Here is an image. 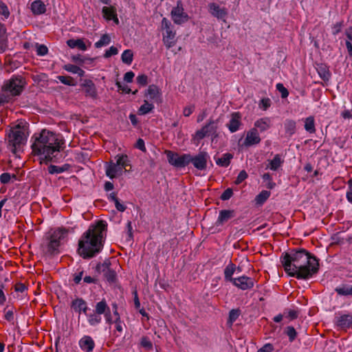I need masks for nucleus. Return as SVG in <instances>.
I'll list each match as a JSON object with an SVG mask.
<instances>
[{
    "mask_svg": "<svg viewBox=\"0 0 352 352\" xmlns=\"http://www.w3.org/2000/svg\"><path fill=\"white\" fill-rule=\"evenodd\" d=\"M261 140L257 129L252 128L247 133L244 144L247 146H250L259 144Z\"/></svg>",
    "mask_w": 352,
    "mask_h": 352,
    "instance_id": "nucleus-17",
    "label": "nucleus"
},
{
    "mask_svg": "<svg viewBox=\"0 0 352 352\" xmlns=\"http://www.w3.org/2000/svg\"><path fill=\"white\" fill-rule=\"evenodd\" d=\"M31 10L34 14L38 15L45 12L46 7L43 1L37 0L32 3Z\"/></svg>",
    "mask_w": 352,
    "mask_h": 352,
    "instance_id": "nucleus-27",
    "label": "nucleus"
},
{
    "mask_svg": "<svg viewBox=\"0 0 352 352\" xmlns=\"http://www.w3.org/2000/svg\"><path fill=\"white\" fill-rule=\"evenodd\" d=\"M285 132L289 136H292L296 132V122L292 120H287L284 124Z\"/></svg>",
    "mask_w": 352,
    "mask_h": 352,
    "instance_id": "nucleus-34",
    "label": "nucleus"
},
{
    "mask_svg": "<svg viewBox=\"0 0 352 352\" xmlns=\"http://www.w3.org/2000/svg\"><path fill=\"white\" fill-rule=\"evenodd\" d=\"M285 272L299 280H307L319 271V259L304 248L292 249L281 256Z\"/></svg>",
    "mask_w": 352,
    "mask_h": 352,
    "instance_id": "nucleus-1",
    "label": "nucleus"
},
{
    "mask_svg": "<svg viewBox=\"0 0 352 352\" xmlns=\"http://www.w3.org/2000/svg\"><path fill=\"white\" fill-rule=\"evenodd\" d=\"M233 157V155L229 153H226L223 155V156L220 158H218L216 160V163L218 166L221 167H228L230 164V161Z\"/></svg>",
    "mask_w": 352,
    "mask_h": 352,
    "instance_id": "nucleus-31",
    "label": "nucleus"
},
{
    "mask_svg": "<svg viewBox=\"0 0 352 352\" xmlns=\"http://www.w3.org/2000/svg\"><path fill=\"white\" fill-rule=\"evenodd\" d=\"M27 135L23 126L17 124L10 129L8 135V146L11 151L16 154L25 144Z\"/></svg>",
    "mask_w": 352,
    "mask_h": 352,
    "instance_id": "nucleus-6",
    "label": "nucleus"
},
{
    "mask_svg": "<svg viewBox=\"0 0 352 352\" xmlns=\"http://www.w3.org/2000/svg\"><path fill=\"white\" fill-rule=\"evenodd\" d=\"M25 82L19 76H13L6 81L2 87V93L0 94V107L9 102L12 97L19 96L25 87Z\"/></svg>",
    "mask_w": 352,
    "mask_h": 352,
    "instance_id": "nucleus-5",
    "label": "nucleus"
},
{
    "mask_svg": "<svg viewBox=\"0 0 352 352\" xmlns=\"http://www.w3.org/2000/svg\"><path fill=\"white\" fill-rule=\"evenodd\" d=\"M64 69L69 72H71L73 74H78L79 76H83L85 74L84 70H82L78 66H76L74 65H72V64L65 65L64 67Z\"/></svg>",
    "mask_w": 352,
    "mask_h": 352,
    "instance_id": "nucleus-38",
    "label": "nucleus"
},
{
    "mask_svg": "<svg viewBox=\"0 0 352 352\" xmlns=\"http://www.w3.org/2000/svg\"><path fill=\"white\" fill-rule=\"evenodd\" d=\"M133 54L131 50H126L121 56L122 61L127 65H131L133 61Z\"/></svg>",
    "mask_w": 352,
    "mask_h": 352,
    "instance_id": "nucleus-39",
    "label": "nucleus"
},
{
    "mask_svg": "<svg viewBox=\"0 0 352 352\" xmlns=\"http://www.w3.org/2000/svg\"><path fill=\"white\" fill-rule=\"evenodd\" d=\"M219 120H214L210 119L208 122L204 125L200 130L197 131L195 136L198 140H202L206 136H212V140H214L218 137L217 129H218Z\"/></svg>",
    "mask_w": 352,
    "mask_h": 352,
    "instance_id": "nucleus-9",
    "label": "nucleus"
},
{
    "mask_svg": "<svg viewBox=\"0 0 352 352\" xmlns=\"http://www.w3.org/2000/svg\"><path fill=\"white\" fill-rule=\"evenodd\" d=\"M118 53V50L114 46H111L108 50H107L104 54V58H109L111 56L116 55Z\"/></svg>",
    "mask_w": 352,
    "mask_h": 352,
    "instance_id": "nucleus-55",
    "label": "nucleus"
},
{
    "mask_svg": "<svg viewBox=\"0 0 352 352\" xmlns=\"http://www.w3.org/2000/svg\"><path fill=\"white\" fill-rule=\"evenodd\" d=\"M0 14L4 16L5 18H8L10 15V12L7 6L0 1Z\"/></svg>",
    "mask_w": 352,
    "mask_h": 352,
    "instance_id": "nucleus-52",
    "label": "nucleus"
},
{
    "mask_svg": "<svg viewBox=\"0 0 352 352\" xmlns=\"http://www.w3.org/2000/svg\"><path fill=\"white\" fill-rule=\"evenodd\" d=\"M81 349L87 352L93 351L95 344L92 338L89 336H84L79 342Z\"/></svg>",
    "mask_w": 352,
    "mask_h": 352,
    "instance_id": "nucleus-25",
    "label": "nucleus"
},
{
    "mask_svg": "<svg viewBox=\"0 0 352 352\" xmlns=\"http://www.w3.org/2000/svg\"><path fill=\"white\" fill-rule=\"evenodd\" d=\"M241 116L239 112H234L231 115V119L227 124L230 132L234 133L239 129L241 124Z\"/></svg>",
    "mask_w": 352,
    "mask_h": 352,
    "instance_id": "nucleus-20",
    "label": "nucleus"
},
{
    "mask_svg": "<svg viewBox=\"0 0 352 352\" xmlns=\"http://www.w3.org/2000/svg\"><path fill=\"white\" fill-rule=\"evenodd\" d=\"M284 160L281 159L280 155L277 154L270 161L269 164L266 168H270L272 170H277L283 164Z\"/></svg>",
    "mask_w": 352,
    "mask_h": 352,
    "instance_id": "nucleus-29",
    "label": "nucleus"
},
{
    "mask_svg": "<svg viewBox=\"0 0 352 352\" xmlns=\"http://www.w3.org/2000/svg\"><path fill=\"white\" fill-rule=\"evenodd\" d=\"M106 175L110 179H113L122 175V170L119 166L116 165L114 162L110 161L107 165Z\"/></svg>",
    "mask_w": 352,
    "mask_h": 352,
    "instance_id": "nucleus-21",
    "label": "nucleus"
},
{
    "mask_svg": "<svg viewBox=\"0 0 352 352\" xmlns=\"http://www.w3.org/2000/svg\"><path fill=\"white\" fill-rule=\"evenodd\" d=\"M271 120L270 118L265 117L257 120L254 122V127L261 132H264L271 127Z\"/></svg>",
    "mask_w": 352,
    "mask_h": 352,
    "instance_id": "nucleus-23",
    "label": "nucleus"
},
{
    "mask_svg": "<svg viewBox=\"0 0 352 352\" xmlns=\"http://www.w3.org/2000/svg\"><path fill=\"white\" fill-rule=\"evenodd\" d=\"M134 73L131 71L130 72H126L125 74H124V80L126 82H131L133 81V79L134 78Z\"/></svg>",
    "mask_w": 352,
    "mask_h": 352,
    "instance_id": "nucleus-63",
    "label": "nucleus"
},
{
    "mask_svg": "<svg viewBox=\"0 0 352 352\" xmlns=\"http://www.w3.org/2000/svg\"><path fill=\"white\" fill-rule=\"evenodd\" d=\"M147 94L149 95L150 98L155 102H158L161 96L160 90L155 85L148 86Z\"/></svg>",
    "mask_w": 352,
    "mask_h": 352,
    "instance_id": "nucleus-28",
    "label": "nucleus"
},
{
    "mask_svg": "<svg viewBox=\"0 0 352 352\" xmlns=\"http://www.w3.org/2000/svg\"><path fill=\"white\" fill-rule=\"evenodd\" d=\"M11 179V175L8 173H4L0 176V182L3 184H8Z\"/></svg>",
    "mask_w": 352,
    "mask_h": 352,
    "instance_id": "nucleus-57",
    "label": "nucleus"
},
{
    "mask_svg": "<svg viewBox=\"0 0 352 352\" xmlns=\"http://www.w3.org/2000/svg\"><path fill=\"white\" fill-rule=\"evenodd\" d=\"M195 109V105H190V106L186 107L183 111L184 116L186 117H188L190 115H191L192 113Z\"/></svg>",
    "mask_w": 352,
    "mask_h": 352,
    "instance_id": "nucleus-60",
    "label": "nucleus"
},
{
    "mask_svg": "<svg viewBox=\"0 0 352 352\" xmlns=\"http://www.w3.org/2000/svg\"><path fill=\"white\" fill-rule=\"evenodd\" d=\"M7 47V39L4 38V34H0V54L4 52Z\"/></svg>",
    "mask_w": 352,
    "mask_h": 352,
    "instance_id": "nucleus-54",
    "label": "nucleus"
},
{
    "mask_svg": "<svg viewBox=\"0 0 352 352\" xmlns=\"http://www.w3.org/2000/svg\"><path fill=\"white\" fill-rule=\"evenodd\" d=\"M110 42H111L110 36L108 34H103L100 37V39L95 43V47L96 48H100L104 45H108Z\"/></svg>",
    "mask_w": 352,
    "mask_h": 352,
    "instance_id": "nucleus-44",
    "label": "nucleus"
},
{
    "mask_svg": "<svg viewBox=\"0 0 352 352\" xmlns=\"http://www.w3.org/2000/svg\"><path fill=\"white\" fill-rule=\"evenodd\" d=\"M165 153L168 163L177 168L185 167L192 160V155L190 154L179 155L177 153L171 151H166Z\"/></svg>",
    "mask_w": 352,
    "mask_h": 352,
    "instance_id": "nucleus-8",
    "label": "nucleus"
},
{
    "mask_svg": "<svg viewBox=\"0 0 352 352\" xmlns=\"http://www.w3.org/2000/svg\"><path fill=\"white\" fill-rule=\"evenodd\" d=\"M276 89L281 94V97L283 98H285L288 96L289 95V91L288 90L283 86V84L281 83H278L276 85Z\"/></svg>",
    "mask_w": 352,
    "mask_h": 352,
    "instance_id": "nucleus-50",
    "label": "nucleus"
},
{
    "mask_svg": "<svg viewBox=\"0 0 352 352\" xmlns=\"http://www.w3.org/2000/svg\"><path fill=\"white\" fill-rule=\"evenodd\" d=\"M299 311L298 310L290 309L287 312L286 317L289 318L291 320H294L298 317Z\"/></svg>",
    "mask_w": 352,
    "mask_h": 352,
    "instance_id": "nucleus-61",
    "label": "nucleus"
},
{
    "mask_svg": "<svg viewBox=\"0 0 352 352\" xmlns=\"http://www.w3.org/2000/svg\"><path fill=\"white\" fill-rule=\"evenodd\" d=\"M71 307L75 312L78 314L82 312L85 315H87L89 308L87 307V302L81 298H77L72 300Z\"/></svg>",
    "mask_w": 352,
    "mask_h": 352,
    "instance_id": "nucleus-18",
    "label": "nucleus"
},
{
    "mask_svg": "<svg viewBox=\"0 0 352 352\" xmlns=\"http://www.w3.org/2000/svg\"><path fill=\"white\" fill-rule=\"evenodd\" d=\"M96 270L99 273H102L105 279L109 283H115L117 278L116 272L110 268V263L104 261L103 263H98Z\"/></svg>",
    "mask_w": 352,
    "mask_h": 352,
    "instance_id": "nucleus-11",
    "label": "nucleus"
},
{
    "mask_svg": "<svg viewBox=\"0 0 352 352\" xmlns=\"http://www.w3.org/2000/svg\"><path fill=\"white\" fill-rule=\"evenodd\" d=\"M137 82L141 86H146L148 84V76L145 74L139 75L136 78Z\"/></svg>",
    "mask_w": 352,
    "mask_h": 352,
    "instance_id": "nucleus-53",
    "label": "nucleus"
},
{
    "mask_svg": "<svg viewBox=\"0 0 352 352\" xmlns=\"http://www.w3.org/2000/svg\"><path fill=\"white\" fill-rule=\"evenodd\" d=\"M135 146L136 148H138V149L141 150L142 151H144L145 152L146 151V147H145V145H144V141L141 139V138H139L136 142V144H135Z\"/></svg>",
    "mask_w": 352,
    "mask_h": 352,
    "instance_id": "nucleus-62",
    "label": "nucleus"
},
{
    "mask_svg": "<svg viewBox=\"0 0 352 352\" xmlns=\"http://www.w3.org/2000/svg\"><path fill=\"white\" fill-rule=\"evenodd\" d=\"M274 349L271 344H266L261 348L257 352H272Z\"/></svg>",
    "mask_w": 352,
    "mask_h": 352,
    "instance_id": "nucleus-64",
    "label": "nucleus"
},
{
    "mask_svg": "<svg viewBox=\"0 0 352 352\" xmlns=\"http://www.w3.org/2000/svg\"><path fill=\"white\" fill-rule=\"evenodd\" d=\"M81 87L85 89V96L91 98H96L97 90L93 81L89 79H86L81 84Z\"/></svg>",
    "mask_w": 352,
    "mask_h": 352,
    "instance_id": "nucleus-19",
    "label": "nucleus"
},
{
    "mask_svg": "<svg viewBox=\"0 0 352 352\" xmlns=\"http://www.w3.org/2000/svg\"><path fill=\"white\" fill-rule=\"evenodd\" d=\"M95 312L97 314L101 315L104 314L105 319L107 323L111 324L113 322L111 316V311L107 305V303L104 299L102 300L101 301L98 302L96 305V309Z\"/></svg>",
    "mask_w": 352,
    "mask_h": 352,
    "instance_id": "nucleus-15",
    "label": "nucleus"
},
{
    "mask_svg": "<svg viewBox=\"0 0 352 352\" xmlns=\"http://www.w3.org/2000/svg\"><path fill=\"white\" fill-rule=\"evenodd\" d=\"M170 16L173 22L177 25H182L189 20V16L185 12L181 0L177 1L176 6L172 8Z\"/></svg>",
    "mask_w": 352,
    "mask_h": 352,
    "instance_id": "nucleus-10",
    "label": "nucleus"
},
{
    "mask_svg": "<svg viewBox=\"0 0 352 352\" xmlns=\"http://www.w3.org/2000/svg\"><path fill=\"white\" fill-rule=\"evenodd\" d=\"M236 270V265L230 262L224 269V278L227 282L232 283L235 278L232 276Z\"/></svg>",
    "mask_w": 352,
    "mask_h": 352,
    "instance_id": "nucleus-26",
    "label": "nucleus"
},
{
    "mask_svg": "<svg viewBox=\"0 0 352 352\" xmlns=\"http://www.w3.org/2000/svg\"><path fill=\"white\" fill-rule=\"evenodd\" d=\"M336 324L342 329H346L352 325V315L344 314L338 318Z\"/></svg>",
    "mask_w": 352,
    "mask_h": 352,
    "instance_id": "nucleus-22",
    "label": "nucleus"
},
{
    "mask_svg": "<svg viewBox=\"0 0 352 352\" xmlns=\"http://www.w3.org/2000/svg\"><path fill=\"white\" fill-rule=\"evenodd\" d=\"M70 168V165L68 164H65L61 166H58L55 165H50L47 168L48 173L50 174H59L65 171H67Z\"/></svg>",
    "mask_w": 352,
    "mask_h": 352,
    "instance_id": "nucleus-30",
    "label": "nucleus"
},
{
    "mask_svg": "<svg viewBox=\"0 0 352 352\" xmlns=\"http://www.w3.org/2000/svg\"><path fill=\"white\" fill-rule=\"evenodd\" d=\"M57 78L64 85L69 86H75L76 82L74 79L68 76H58Z\"/></svg>",
    "mask_w": 352,
    "mask_h": 352,
    "instance_id": "nucleus-45",
    "label": "nucleus"
},
{
    "mask_svg": "<svg viewBox=\"0 0 352 352\" xmlns=\"http://www.w3.org/2000/svg\"><path fill=\"white\" fill-rule=\"evenodd\" d=\"M258 106L260 109L266 111L271 106V100L268 98H263L261 100Z\"/></svg>",
    "mask_w": 352,
    "mask_h": 352,
    "instance_id": "nucleus-48",
    "label": "nucleus"
},
{
    "mask_svg": "<svg viewBox=\"0 0 352 352\" xmlns=\"http://www.w3.org/2000/svg\"><path fill=\"white\" fill-rule=\"evenodd\" d=\"M208 12L210 14L214 17L221 19L225 20V18L228 15V10L226 8H221L216 3H210L208 6Z\"/></svg>",
    "mask_w": 352,
    "mask_h": 352,
    "instance_id": "nucleus-13",
    "label": "nucleus"
},
{
    "mask_svg": "<svg viewBox=\"0 0 352 352\" xmlns=\"http://www.w3.org/2000/svg\"><path fill=\"white\" fill-rule=\"evenodd\" d=\"M270 196V192L267 190H263L256 197L255 200L258 204H263Z\"/></svg>",
    "mask_w": 352,
    "mask_h": 352,
    "instance_id": "nucleus-43",
    "label": "nucleus"
},
{
    "mask_svg": "<svg viewBox=\"0 0 352 352\" xmlns=\"http://www.w3.org/2000/svg\"><path fill=\"white\" fill-rule=\"evenodd\" d=\"M342 27H343V21L336 23L333 27V31H332L333 34L336 35L339 32H340Z\"/></svg>",
    "mask_w": 352,
    "mask_h": 352,
    "instance_id": "nucleus-58",
    "label": "nucleus"
},
{
    "mask_svg": "<svg viewBox=\"0 0 352 352\" xmlns=\"http://www.w3.org/2000/svg\"><path fill=\"white\" fill-rule=\"evenodd\" d=\"M247 177H248V173H246V171L244 170H241L239 173V175L234 182L235 184L239 185V184H241L245 179H247Z\"/></svg>",
    "mask_w": 352,
    "mask_h": 352,
    "instance_id": "nucleus-49",
    "label": "nucleus"
},
{
    "mask_svg": "<svg viewBox=\"0 0 352 352\" xmlns=\"http://www.w3.org/2000/svg\"><path fill=\"white\" fill-rule=\"evenodd\" d=\"M208 157V155L206 152H199V154L195 157L192 156V160H190V163H192L193 166L198 170H205L207 167Z\"/></svg>",
    "mask_w": 352,
    "mask_h": 352,
    "instance_id": "nucleus-14",
    "label": "nucleus"
},
{
    "mask_svg": "<svg viewBox=\"0 0 352 352\" xmlns=\"http://www.w3.org/2000/svg\"><path fill=\"white\" fill-rule=\"evenodd\" d=\"M305 129L310 133H314L316 132L314 118L313 116H309L305 119Z\"/></svg>",
    "mask_w": 352,
    "mask_h": 352,
    "instance_id": "nucleus-35",
    "label": "nucleus"
},
{
    "mask_svg": "<svg viewBox=\"0 0 352 352\" xmlns=\"http://www.w3.org/2000/svg\"><path fill=\"white\" fill-rule=\"evenodd\" d=\"M116 160V165L119 166L122 170V174L124 172H130L131 170L132 166L129 159V157L126 155H117L115 157Z\"/></svg>",
    "mask_w": 352,
    "mask_h": 352,
    "instance_id": "nucleus-16",
    "label": "nucleus"
},
{
    "mask_svg": "<svg viewBox=\"0 0 352 352\" xmlns=\"http://www.w3.org/2000/svg\"><path fill=\"white\" fill-rule=\"evenodd\" d=\"M116 85L118 89L121 90L123 93L130 94L131 92V89L128 86H123L120 82L117 81Z\"/></svg>",
    "mask_w": 352,
    "mask_h": 352,
    "instance_id": "nucleus-59",
    "label": "nucleus"
},
{
    "mask_svg": "<svg viewBox=\"0 0 352 352\" xmlns=\"http://www.w3.org/2000/svg\"><path fill=\"white\" fill-rule=\"evenodd\" d=\"M161 30L163 32V42L166 47L169 49L175 45L176 32L173 30V25L166 18L164 17L161 23Z\"/></svg>",
    "mask_w": 352,
    "mask_h": 352,
    "instance_id": "nucleus-7",
    "label": "nucleus"
},
{
    "mask_svg": "<svg viewBox=\"0 0 352 352\" xmlns=\"http://www.w3.org/2000/svg\"><path fill=\"white\" fill-rule=\"evenodd\" d=\"M141 345L147 349H151L153 348V344L149 340V339L146 337H143L141 340Z\"/></svg>",
    "mask_w": 352,
    "mask_h": 352,
    "instance_id": "nucleus-56",
    "label": "nucleus"
},
{
    "mask_svg": "<svg viewBox=\"0 0 352 352\" xmlns=\"http://www.w3.org/2000/svg\"><path fill=\"white\" fill-rule=\"evenodd\" d=\"M154 109V106L153 104L149 103L147 100H144V103L140 106L138 109L139 115H145L149 112H151Z\"/></svg>",
    "mask_w": 352,
    "mask_h": 352,
    "instance_id": "nucleus-37",
    "label": "nucleus"
},
{
    "mask_svg": "<svg viewBox=\"0 0 352 352\" xmlns=\"http://www.w3.org/2000/svg\"><path fill=\"white\" fill-rule=\"evenodd\" d=\"M234 216V211L232 210H222L217 221V225H223Z\"/></svg>",
    "mask_w": 352,
    "mask_h": 352,
    "instance_id": "nucleus-24",
    "label": "nucleus"
},
{
    "mask_svg": "<svg viewBox=\"0 0 352 352\" xmlns=\"http://www.w3.org/2000/svg\"><path fill=\"white\" fill-rule=\"evenodd\" d=\"M87 316H88V322H89V324H91L92 326L99 324L102 320L100 315L97 314L96 312H94L93 314L87 315Z\"/></svg>",
    "mask_w": 352,
    "mask_h": 352,
    "instance_id": "nucleus-42",
    "label": "nucleus"
},
{
    "mask_svg": "<svg viewBox=\"0 0 352 352\" xmlns=\"http://www.w3.org/2000/svg\"><path fill=\"white\" fill-rule=\"evenodd\" d=\"M102 12L104 18H105L107 21H111L112 19H113V16L117 14L116 9L113 6H104L102 8Z\"/></svg>",
    "mask_w": 352,
    "mask_h": 352,
    "instance_id": "nucleus-33",
    "label": "nucleus"
},
{
    "mask_svg": "<svg viewBox=\"0 0 352 352\" xmlns=\"http://www.w3.org/2000/svg\"><path fill=\"white\" fill-rule=\"evenodd\" d=\"M67 234V230L65 228H58L50 230L45 234L40 245V249L45 256L52 257L58 254L60 241Z\"/></svg>",
    "mask_w": 352,
    "mask_h": 352,
    "instance_id": "nucleus-4",
    "label": "nucleus"
},
{
    "mask_svg": "<svg viewBox=\"0 0 352 352\" xmlns=\"http://www.w3.org/2000/svg\"><path fill=\"white\" fill-rule=\"evenodd\" d=\"M64 140L59 139L58 135L43 129L38 136L34 135V141L32 145V153L36 155H44L41 163L47 164L56 157L55 153L60 151Z\"/></svg>",
    "mask_w": 352,
    "mask_h": 352,
    "instance_id": "nucleus-3",
    "label": "nucleus"
},
{
    "mask_svg": "<svg viewBox=\"0 0 352 352\" xmlns=\"http://www.w3.org/2000/svg\"><path fill=\"white\" fill-rule=\"evenodd\" d=\"M233 195V190L232 188H228L224 190V192L221 195V199L226 201L230 199Z\"/></svg>",
    "mask_w": 352,
    "mask_h": 352,
    "instance_id": "nucleus-51",
    "label": "nucleus"
},
{
    "mask_svg": "<svg viewBox=\"0 0 352 352\" xmlns=\"http://www.w3.org/2000/svg\"><path fill=\"white\" fill-rule=\"evenodd\" d=\"M67 44L71 48L77 47L79 50H81L83 51L87 50V46H86L85 43H84L83 40L81 38H78L76 40L69 39L67 41Z\"/></svg>",
    "mask_w": 352,
    "mask_h": 352,
    "instance_id": "nucleus-32",
    "label": "nucleus"
},
{
    "mask_svg": "<svg viewBox=\"0 0 352 352\" xmlns=\"http://www.w3.org/2000/svg\"><path fill=\"white\" fill-rule=\"evenodd\" d=\"M335 291L340 296H352V286L343 285L342 287H336Z\"/></svg>",
    "mask_w": 352,
    "mask_h": 352,
    "instance_id": "nucleus-36",
    "label": "nucleus"
},
{
    "mask_svg": "<svg viewBox=\"0 0 352 352\" xmlns=\"http://www.w3.org/2000/svg\"><path fill=\"white\" fill-rule=\"evenodd\" d=\"M231 283L239 289L247 290L251 289L254 287V280L250 277L241 276L238 278H235Z\"/></svg>",
    "mask_w": 352,
    "mask_h": 352,
    "instance_id": "nucleus-12",
    "label": "nucleus"
},
{
    "mask_svg": "<svg viewBox=\"0 0 352 352\" xmlns=\"http://www.w3.org/2000/svg\"><path fill=\"white\" fill-rule=\"evenodd\" d=\"M318 74L323 80H329L331 73L325 65H321L318 69Z\"/></svg>",
    "mask_w": 352,
    "mask_h": 352,
    "instance_id": "nucleus-40",
    "label": "nucleus"
},
{
    "mask_svg": "<svg viewBox=\"0 0 352 352\" xmlns=\"http://www.w3.org/2000/svg\"><path fill=\"white\" fill-rule=\"evenodd\" d=\"M107 225L104 221H98L91 225L78 241V254L85 259L93 258L103 248L104 232Z\"/></svg>",
    "mask_w": 352,
    "mask_h": 352,
    "instance_id": "nucleus-2",
    "label": "nucleus"
},
{
    "mask_svg": "<svg viewBox=\"0 0 352 352\" xmlns=\"http://www.w3.org/2000/svg\"><path fill=\"white\" fill-rule=\"evenodd\" d=\"M241 314V310L239 309H233L229 313V318L228 324L232 326L233 322L239 318Z\"/></svg>",
    "mask_w": 352,
    "mask_h": 352,
    "instance_id": "nucleus-41",
    "label": "nucleus"
},
{
    "mask_svg": "<svg viewBox=\"0 0 352 352\" xmlns=\"http://www.w3.org/2000/svg\"><path fill=\"white\" fill-rule=\"evenodd\" d=\"M36 54L38 56H45L48 53V49L46 45L36 43Z\"/></svg>",
    "mask_w": 352,
    "mask_h": 352,
    "instance_id": "nucleus-47",
    "label": "nucleus"
},
{
    "mask_svg": "<svg viewBox=\"0 0 352 352\" xmlns=\"http://www.w3.org/2000/svg\"><path fill=\"white\" fill-rule=\"evenodd\" d=\"M285 333L289 337V340L290 342H293L296 339L297 336V332L296 329L292 326L287 327L285 329Z\"/></svg>",
    "mask_w": 352,
    "mask_h": 352,
    "instance_id": "nucleus-46",
    "label": "nucleus"
}]
</instances>
